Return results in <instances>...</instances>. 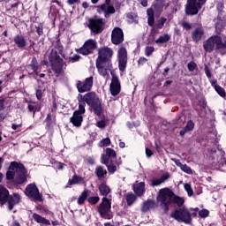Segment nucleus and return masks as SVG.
Wrapping results in <instances>:
<instances>
[{"instance_id": "nucleus-1", "label": "nucleus", "mask_w": 226, "mask_h": 226, "mask_svg": "<svg viewBox=\"0 0 226 226\" xmlns=\"http://www.w3.org/2000/svg\"><path fill=\"white\" fill-rule=\"evenodd\" d=\"M157 200L161 202V206L163 209V213H169L170 209V204H177V206L181 208L185 204V199L176 195L174 191L169 188H163L159 191V196L157 197Z\"/></svg>"}, {"instance_id": "nucleus-2", "label": "nucleus", "mask_w": 226, "mask_h": 226, "mask_svg": "<svg viewBox=\"0 0 226 226\" xmlns=\"http://www.w3.org/2000/svg\"><path fill=\"white\" fill-rule=\"evenodd\" d=\"M81 100L89 106V109L94 112V116L100 117L103 113V106L102 105V99L96 94V92H87L84 95L81 94Z\"/></svg>"}, {"instance_id": "nucleus-3", "label": "nucleus", "mask_w": 226, "mask_h": 226, "mask_svg": "<svg viewBox=\"0 0 226 226\" xmlns=\"http://www.w3.org/2000/svg\"><path fill=\"white\" fill-rule=\"evenodd\" d=\"M20 202V194L14 192L10 194L6 187L0 185V204H7L8 211H13L17 204Z\"/></svg>"}, {"instance_id": "nucleus-4", "label": "nucleus", "mask_w": 226, "mask_h": 226, "mask_svg": "<svg viewBox=\"0 0 226 226\" xmlns=\"http://www.w3.org/2000/svg\"><path fill=\"white\" fill-rule=\"evenodd\" d=\"M10 170H15L16 175L14 177L13 184L15 186L24 185L27 182V170L22 162L13 161L10 163Z\"/></svg>"}, {"instance_id": "nucleus-5", "label": "nucleus", "mask_w": 226, "mask_h": 226, "mask_svg": "<svg viewBox=\"0 0 226 226\" xmlns=\"http://www.w3.org/2000/svg\"><path fill=\"white\" fill-rule=\"evenodd\" d=\"M203 49L208 54H211L215 49L217 51L225 50L226 41H223L220 35H213L203 43Z\"/></svg>"}, {"instance_id": "nucleus-6", "label": "nucleus", "mask_w": 226, "mask_h": 226, "mask_svg": "<svg viewBox=\"0 0 226 226\" xmlns=\"http://www.w3.org/2000/svg\"><path fill=\"white\" fill-rule=\"evenodd\" d=\"M49 62L51 64V70L55 73L56 77H59L63 72L64 66V60L61 58V56H59V53H57V50L51 49L50 53L48 56Z\"/></svg>"}, {"instance_id": "nucleus-7", "label": "nucleus", "mask_w": 226, "mask_h": 226, "mask_svg": "<svg viewBox=\"0 0 226 226\" xmlns=\"http://www.w3.org/2000/svg\"><path fill=\"white\" fill-rule=\"evenodd\" d=\"M170 217L180 223H185V225H190L193 221L190 209L186 207L175 209L171 212Z\"/></svg>"}, {"instance_id": "nucleus-8", "label": "nucleus", "mask_w": 226, "mask_h": 226, "mask_svg": "<svg viewBox=\"0 0 226 226\" xmlns=\"http://www.w3.org/2000/svg\"><path fill=\"white\" fill-rule=\"evenodd\" d=\"M110 209H112V200L103 197L102 202L97 207V211L101 218H103V220H112L114 215Z\"/></svg>"}, {"instance_id": "nucleus-9", "label": "nucleus", "mask_w": 226, "mask_h": 226, "mask_svg": "<svg viewBox=\"0 0 226 226\" xmlns=\"http://www.w3.org/2000/svg\"><path fill=\"white\" fill-rule=\"evenodd\" d=\"M112 57H114V49L109 46L97 49V58L95 62L104 63L109 66H112Z\"/></svg>"}, {"instance_id": "nucleus-10", "label": "nucleus", "mask_w": 226, "mask_h": 226, "mask_svg": "<svg viewBox=\"0 0 226 226\" xmlns=\"http://www.w3.org/2000/svg\"><path fill=\"white\" fill-rule=\"evenodd\" d=\"M105 24H107V21L103 18H91L88 19V28L94 34L103 33Z\"/></svg>"}, {"instance_id": "nucleus-11", "label": "nucleus", "mask_w": 226, "mask_h": 226, "mask_svg": "<svg viewBox=\"0 0 226 226\" xmlns=\"http://www.w3.org/2000/svg\"><path fill=\"white\" fill-rule=\"evenodd\" d=\"M25 195L29 199H33L35 202H43V195L40 193V189H38L34 183L26 185Z\"/></svg>"}, {"instance_id": "nucleus-12", "label": "nucleus", "mask_w": 226, "mask_h": 226, "mask_svg": "<svg viewBox=\"0 0 226 226\" xmlns=\"http://www.w3.org/2000/svg\"><path fill=\"white\" fill-rule=\"evenodd\" d=\"M96 47H98V42L94 39H88L84 42L81 48L76 49V52L81 54V56H89V54H94V50H96Z\"/></svg>"}, {"instance_id": "nucleus-13", "label": "nucleus", "mask_w": 226, "mask_h": 226, "mask_svg": "<svg viewBox=\"0 0 226 226\" xmlns=\"http://www.w3.org/2000/svg\"><path fill=\"white\" fill-rule=\"evenodd\" d=\"M94 78L93 76H90L87 79H85L84 81L78 80L76 83V87L78 89V92L81 93H89L93 89V84H94Z\"/></svg>"}, {"instance_id": "nucleus-14", "label": "nucleus", "mask_w": 226, "mask_h": 226, "mask_svg": "<svg viewBox=\"0 0 226 226\" xmlns=\"http://www.w3.org/2000/svg\"><path fill=\"white\" fill-rule=\"evenodd\" d=\"M110 3H112V0H105L104 4L97 6L98 13H104L105 19H109L110 15L116 13V8Z\"/></svg>"}, {"instance_id": "nucleus-15", "label": "nucleus", "mask_w": 226, "mask_h": 226, "mask_svg": "<svg viewBox=\"0 0 226 226\" xmlns=\"http://www.w3.org/2000/svg\"><path fill=\"white\" fill-rule=\"evenodd\" d=\"M127 64H128V51H126V48L121 47L118 49V69L121 72H124V70H126Z\"/></svg>"}, {"instance_id": "nucleus-16", "label": "nucleus", "mask_w": 226, "mask_h": 226, "mask_svg": "<svg viewBox=\"0 0 226 226\" xmlns=\"http://www.w3.org/2000/svg\"><path fill=\"white\" fill-rule=\"evenodd\" d=\"M124 41V33L119 26H116L111 32V43L113 45H121Z\"/></svg>"}, {"instance_id": "nucleus-17", "label": "nucleus", "mask_w": 226, "mask_h": 226, "mask_svg": "<svg viewBox=\"0 0 226 226\" xmlns=\"http://www.w3.org/2000/svg\"><path fill=\"white\" fill-rule=\"evenodd\" d=\"M200 10H202V7H199L197 0H187L185 15L193 17V15L199 14Z\"/></svg>"}, {"instance_id": "nucleus-18", "label": "nucleus", "mask_w": 226, "mask_h": 226, "mask_svg": "<svg viewBox=\"0 0 226 226\" xmlns=\"http://www.w3.org/2000/svg\"><path fill=\"white\" fill-rule=\"evenodd\" d=\"M109 91L111 96H117V94L121 93V82L119 81V78L116 75L112 76Z\"/></svg>"}, {"instance_id": "nucleus-19", "label": "nucleus", "mask_w": 226, "mask_h": 226, "mask_svg": "<svg viewBox=\"0 0 226 226\" xmlns=\"http://www.w3.org/2000/svg\"><path fill=\"white\" fill-rule=\"evenodd\" d=\"M95 66L99 75H102V77H107V75H109V70H112V64L109 65V64L102 62H95Z\"/></svg>"}, {"instance_id": "nucleus-20", "label": "nucleus", "mask_w": 226, "mask_h": 226, "mask_svg": "<svg viewBox=\"0 0 226 226\" xmlns=\"http://www.w3.org/2000/svg\"><path fill=\"white\" fill-rule=\"evenodd\" d=\"M150 8H153L156 17H160L163 13V8H165V0H154Z\"/></svg>"}, {"instance_id": "nucleus-21", "label": "nucleus", "mask_w": 226, "mask_h": 226, "mask_svg": "<svg viewBox=\"0 0 226 226\" xmlns=\"http://www.w3.org/2000/svg\"><path fill=\"white\" fill-rule=\"evenodd\" d=\"M13 41L18 49L19 50H26V48L27 47V41L26 40V37L22 34H17L13 38Z\"/></svg>"}, {"instance_id": "nucleus-22", "label": "nucleus", "mask_w": 226, "mask_h": 226, "mask_svg": "<svg viewBox=\"0 0 226 226\" xmlns=\"http://www.w3.org/2000/svg\"><path fill=\"white\" fill-rule=\"evenodd\" d=\"M204 34H205V32H204V28L203 27L195 28L191 33V36H192V41H194V43H199V41L203 40Z\"/></svg>"}, {"instance_id": "nucleus-23", "label": "nucleus", "mask_w": 226, "mask_h": 226, "mask_svg": "<svg viewBox=\"0 0 226 226\" xmlns=\"http://www.w3.org/2000/svg\"><path fill=\"white\" fill-rule=\"evenodd\" d=\"M26 70L27 72H32L30 75H33V73L38 75V70H40V64L38 63V59H36V56L32 57L31 63L26 65Z\"/></svg>"}, {"instance_id": "nucleus-24", "label": "nucleus", "mask_w": 226, "mask_h": 226, "mask_svg": "<svg viewBox=\"0 0 226 226\" xmlns=\"http://www.w3.org/2000/svg\"><path fill=\"white\" fill-rule=\"evenodd\" d=\"M133 192L138 197H142L146 193V183L136 181L133 185Z\"/></svg>"}, {"instance_id": "nucleus-25", "label": "nucleus", "mask_w": 226, "mask_h": 226, "mask_svg": "<svg viewBox=\"0 0 226 226\" xmlns=\"http://www.w3.org/2000/svg\"><path fill=\"white\" fill-rule=\"evenodd\" d=\"M84 121V117L78 113L73 112L72 117L70 118V123L73 124L76 128H80L82 126V123Z\"/></svg>"}, {"instance_id": "nucleus-26", "label": "nucleus", "mask_w": 226, "mask_h": 226, "mask_svg": "<svg viewBox=\"0 0 226 226\" xmlns=\"http://www.w3.org/2000/svg\"><path fill=\"white\" fill-rule=\"evenodd\" d=\"M77 100H78L79 109L75 110L74 113L79 114L80 116H82V114H86V101L82 99V94H78Z\"/></svg>"}, {"instance_id": "nucleus-27", "label": "nucleus", "mask_w": 226, "mask_h": 226, "mask_svg": "<svg viewBox=\"0 0 226 226\" xmlns=\"http://www.w3.org/2000/svg\"><path fill=\"white\" fill-rule=\"evenodd\" d=\"M193 128H195L193 120L187 121L186 125L179 132L180 137H185L188 132H193Z\"/></svg>"}, {"instance_id": "nucleus-28", "label": "nucleus", "mask_w": 226, "mask_h": 226, "mask_svg": "<svg viewBox=\"0 0 226 226\" xmlns=\"http://www.w3.org/2000/svg\"><path fill=\"white\" fill-rule=\"evenodd\" d=\"M32 218L34 222H36V223H41V225H50V221L39 214L34 213Z\"/></svg>"}, {"instance_id": "nucleus-29", "label": "nucleus", "mask_w": 226, "mask_h": 226, "mask_svg": "<svg viewBox=\"0 0 226 226\" xmlns=\"http://www.w3.org/2000/svg\"><path fill=\"white\" fill-rule=\"evenodd\" d=\"M98 188H99V193L102 197H107L109 193H110L111 192L110 187L107 185L106 182H102Z\"/></svg>"}, {"instance_id": "nucleus-30", "label": "nucleus", "mask_w": 226, "mask_h": 226, "mask_svg": "<svg viewBox=\"0 0 226 226\" xmlns=\"http://www.w3.org/2000/svg\"><path fill=\"white\" fill-rule=\"evenodd\" d=\"M154 206H156V202L153 200H147L145 202H143V205L141 207L142 213H147L149 209L154 208Z\"/></svg>"}, {"instance_id": "nucleus-31", "label": "nucleus", "mask_w": 226, "mask_h": 226, "mask_svg": "<svg viewBox=\"0 0 226 226\" xmlns=\"http://www.w3.org/2000/svg\"><path fill=\"white\" fill-rule=\"evenodd\" d=\"M27 103H28L27 105L28 112H32L33 116H34L36 112H40L41 110V106H37L36 102L33 101H28Z\"/></svg>"}, {"instance_id": "nucleus-32", "label": "nucleus", "mask_w": 226, "mask_h": 226, "mask_svg": "<svg viewBox=\"0 0 226 226\" xmlns=\"http://www.w3.org/2000/svg\"><path fill=\"white\" fill-rule=\"evenodd\" d=\"M90 193V191L87 189H85L81 194L79 196L78 200H77V204L79 206H84V204H86V200H87V197Z\"/></svg>"}, {"instance_id": "nucleus-33", "label": "nucleus", "mask_w": 226, "mask_h": 226, "mask_svg": "<svg viewBox=\"0 0 226 226\" xmlns=\"http://www.w3.org/2000/svg\"><path fill=\"white\" fill-rule=\"evenodd\" d=\"M147 24L150 27H153L154 26V10L153 8H148L147 10Z\"/></svg>"}, {"instance_id": "nucleus-34", "label": "nucleus", "mask_w": 226, "mask_h": 226, "mask_svg": "<svg viewBox=\"0 0 226 226\" xmlns=\"http://www.w3.org/2000/svg\"><path fill=\"white\" fill-rule=\"evenodd\" d=\"M82 181H84V177L75 174L72 176V179H69L68 185L69 186H73V185H79L82 183Z\"/></svg>"}, {"instance_id": "nucleus-35", "label": "nucleus", "mask_w": 226, "mask_h": 226, "mask_svg": "<svg viewBox=\"0 0 226 226\" xmlns=\"http://www.w3.org/2000/svg\"><path fill=\"white\" fill-rule=\"evenodd\" d=\"M125 200L127 202V206H133L135 200H137V195L133 194V192H128L125 194Z\"/></svg>"}, {"instance_id": "nucleus-36", "label": "nucleus", "mask_w": 226, "mask_h": 226, "mask_svg": "<svg viewBox=\"0 0 226 226\" xmlns=\"http://www.w3.org/2000/svg\"><path fill=\"white\" fill-rule=\"evenodd\" d=\"M95 175L98 179H103V177H105L107 175V170H104L103 166H97L95 168Z\"/></svg>"}, {"instance_id": "nucleus-37", "label": "nucleus", "mask_w": 226, "mask_h": 226, "mask_svg": "<svg viewBox=\"0 0 226 226\" xmlns=\"http://www.w3.org/2000/svg\"><path fill=\"white\" fill-rule=\"evenodd\" d=\"M169 41H170V35H169V34H164L155 40L156 45H163V43H167Z\"/></svg>"}, {"instance_id": "nucleus-38", "label": "nucleus", "mask_w": 226, "mask_h": 226, "mask_svg": "<svg viewBox=\"0 0 226 226\" xmlns=\"http://www.w3.org/2000/svg\"><path fill=\"white\" fill-rule=\"evenodd\" d=\"M35 210L38 211V213H40L41 215H49V207H47V206H43V205L36 206Z\"/></svg>"}, {"instance_id": "nucleus-39", "label": "nucleus", "mask_w": 226, "mask_h": 226, "mask_svg": "<svg viewBox=\"0 0 226 226\" xmlns=\"http://www.w3.org/2000/svg\"><path fill=\"white\" fill-rule=\"evenodd\" d=\"M16 173L17 172L15 171V170H11L10 166H9L8 170L6 172V179H7V181H12V183H13V181L15 179Z\"/></svg>"}, {"instance_id": "nucleus-40", "label": "nucleus", "mask_w": 226, "mask_h": 226, "mask_svg": "<svg viewBox=\"0 0 226 226\" xmlns=\"http://www.w3.org/2000/svg\"><path fill=\"white\" fill-rule=\"evenodd\" d=\"M105 154L110 159L112 160V158H117V154L116 153V150H114L113 148L110 147H107L106 148V153Z\"/></svg>"}, {"instance_id": "nucleus-41", "label": "nucleus", "mask_w": 226, "mask_h": 226, "mask_svg": "<svg viewBox=\"0 0 226 226\" xmlns=\"http://www.w3.org/2000/svg\"><path fill=\"white\" fill-rule=\"evenodd\" d=\"M87 202L91 206H96V204H98V202H100V198L98 196H91V197L87 198Z\"/></svg>"}, {"instance_id": "nucleus-42", "label": "nucleus", "mask_w": 226, "mask_h": 226, "mask_svg": "<svg viewBox=\"0 0 226 226\" xmlns=\"http://www.w3.org/2000/svg\"><path fill=\"white\" fill-rule=\"evenodd\" d=\"M166 22H167V18L162 17L155 25L156 29H163V26H165Z\"/></svg>"}, {"instance_id": "nucleus-43", "label": "nucleus", "mask_w": 226, "mask_h": 226, "mask_svg": "<svg viewBox=\"0 0 226 226\" xmlns=\"http://www.w3.org/2000/svg\"><path fill=\"white\" fill-rule=\"evenodd\" d=\"M198 105L200 108L201 112L206 110V107H207V102L205 98H201L198 101Z\"/></svg>"}, {"instance_id": "nucleus-44", "label": "nucleus", "mask_w": 226, "mask_h": 226, "mask_svg": "<svg viewBox=\"0 0 226 226\" xmlns=\"http://www.w3.org/2000/svg\"><path fill=\"white\" fill-rule=\"evenodd\" d=\"M107 169H108V172H109V174H114V172H116L117 170V166H116L114 163H112V162H110L109 164L106 165Z\"/></svg>"}, {"instance_id": "nucleus-45", "label": "nucleus", "mask_w": 226, "mask_h": 226, "mask_svg": "<svg viewBox=\"0 0 226 226\" xmlns=\"http://www.w3.org/2000/svg\"><path fill=\"white\" fill-rule=\"evenodd\" d=\"M215 91L219 94V96H221L222 98H225L226 93L223 87H222L221 86L215 87Z\"/></svg>"}, {"instance_id": "nucleus-46", "label": "nucleus", "mask_w": 226, "mask_h": 226, "mask_svg": "<svg viewBox=\"0 0 226 226\" xmlns=\"http://www.w3.org/2000/svg\"><path fill=\"white\" fill-rule=\"evenodd\" d=\"M101 163H102V165H109V163H110V159L108 157V155L106 154H102V157H101Z\"/></svg>"}, {"instance_id": "nucleus-47", "label": "nucleus", "mask_w": 226, "mask_h": 226, "mask_svg": "<svg viewBox=\"0 0 226 226\" xmlns=\"http://www.w3.org/2000/svg\"><path fill=\"white\" fill-rule=\"evenodd\" d=\"M187 70L189 72H195L197 70V64L194 61H191L187 64Z\"/></svg>"}, {"instance_id": "nucleus-48", "label": "nucleus", "mask_w": 226, "mask_h": 226, "mask_svg": "<svg viewBox=\"0 0 226 226\" xmlns=\"http://www.w3.org/2000/svg\"><path fill=\"white\" fill-rule=\"evenodd\" d=\"M184 188L187 194L189 195V197H192L193 195V189H192V185L185 184Z\"/></svg>"}, {"instance_id": "nucleus-49", "label": "nucleus", "mask_w": 226, "mask_h": 226, "mask_svg": "<svg viewBox=\"0 0 226 226\" xmlns=\"http://www.w3.org/2000/svg\"><path fill=\"white\" fill-rule=\"evenodd\" d=\"M153 52H154V47L153 46H147L145 49V55L149 57L153 55Z\"/></svg>"}, {"instance_id": "nucleus-50", "label": "nucleus", "mask_w": 226, "mask_h": 226, "mask_svg": "<svg viewBox=\"0 0 226 226\" xmlns=\"http://www.w3.org/2000/svg\"><path fill=\"white\" fill-rule=\"evenodd\" d=\"M199 216L200 218H207L209 216V210L203 208L200 211H199Z\"/></svg>"}, {"instance_id": "nucleus-51", "label": "nucleus", "mask_w": 226, "mask_h": 226, "mask_svg": "<svg viewBox=\"0 0 226 226\" xmlns=\"http://www.w3.org/2000/svg\"><path fill=\"white\" fill-rule=\"evenodd\" d=\"M47 128H50L52 126V114L49 113L45 119Z\"/></svg>"}, {"instance_id": "nucleus-52", "label": "nucleus", "mask_w": 226, "mask_h": 226, "mask_svg": "<svg viewBox=\"0 0 226 226\" xmlns=\"http://www.w3.org/2000/svg\"><path fill=\"white\" fill-rule=\"evenodd\" d=\"M107 146H110V138H104L100 141L101 147H105Z\"/></svg>"}, {"instance_id": "nucleus-53", "label": "nucleus", "mask_w": 226, "mask_h": 226, "mask_svg": "<svg viewBox=\"0 0 226 226\" xmlns=\"http://www.w3.org/2000/svg\"><path fill=\"white\" fill-rule=\"evenodd\" d=\"M43 93H45V89L41 90V88H37L35 91V96L37 98V100H41V98H43Z\"/></svg>"}, {"instance_id": "nucleus-54", "label": "nucleus", "mask_w": 226, "mask_h": 226, "mask_svg": "<svg viewBox=\"0 0 226 226\" xmlns=\"http://www.w3.org/2000/svg\"><path fill=\"white\" fill-rule=\"evenodd\" d=\"M183 172H185V174H193V171L192 170V168L188 166L187 164H183L182 168H180Z\"/></svg>"}, {"instance_id": "nucleus-55", "label": "nucleus", "mask_w": 226, "mask_h": 226, "mask_svg": "<svg viewBox=\"0 0 226 226\" xmlns=\"http://www.w3.org/2000/svg\"><path fill=\"white\" fill-rule=\"evenodd\" d=\"M6 98L0 96V112H3L6 109Z\"/></svg>"}, {"instance_id": "nucleus-56", "label": "nucleus", "mask_w": 226, "mask_h": 226, "mask_svg": "<svg viewBox=\"0 0 226 226\" xmlns=\"http://www.w3.org/2000/svg\"><path fill=\"white\" fill-rule=\"evenodd\" d=\"M35 29L38 36H43V24H39V26H35Z\"/></svg>"}, {"instance_id": "nucleus-57", "label": "nucleus", "mask_w": 226, "mask_h": 226, "mask_svg": "<svg viewBox=\"0 0 226 226\" xmlns=\"http://www.w3.org/2000/svg\"><path fill=\"white\" fill-rule=\"evenodd\" d=\"M67 59L69 63H77L80 60V56L79 55H74L73 56H69Z\"/></svg>"}, {"instance_id": "nucleus-58", "label": "nucleus", "mask_w": 226, "mask_h": 226, "mask_svg": "<svg viewBox=\"0 0 226 226\" xmlns=\"http://www.w3.org/2000/svg\"><path fill=\"white\" fill-rule=\"evenodd\" d=\"M126 19H128L129 20H132V22H133V20H135V19H137V13L128 12L126 14Z\"/></svg>"}, {"instance_id": "nucleus-59", "label": "nucleus", "mask_w": 226, "mask_h": 226, "mask_svg": "<svg viewBox=\"0 0 226 226\" xmlns=\"http://www.w3.org/2000/svg\"><path fill=\"white\" fill-rule=\"evenodd\" d=\"M181 26L185 31H190L192 29V24L188 23L187 21H183Z\"/></svg>"}, {"instance_id": "nucleus-60", "label": "nucleus", "mask_w": 226, "mask_h": 226, "mask_svg": "<svg viewBox=\"0 0 226 226\" xmlns=\"http://www.w3.org/2000/svg\"><path fill=\"white\" fill-rule=\"evenodd\" d=\"M189 211H190L191 216H192V218H197V213H199V207L189 208Z\"/></svg>"}, {"instance_id": "nucleus-61", "label": "nucleus", "mask_w": 226, "mask_h": 226, "mask_svg": "<svg viewBox=\"0 0 226 226\" xmlns=\"http://www.w3.org/2000/svg\"><path fill=\"white\" fill-rule=\"evenodd\" d=\"M169 177H170V175L169 174V172H166L162 174L159 179L161 180V183H165L167 179H169Z\"/></svg>"}, {"instance_id": "nucleus-62", "label": "nucleus", "mask_w": 226, "mask_h": 226, "mask_svg": "<svg viewBox=\"0 0 226 226\" xmlns=\"http://www.w3.org/2000/svg\"><path fill=\"white\" fill-rule=\"evenodd\" d=\"M105 126H107V122H105V120L97 121L96 123L97 128H105Z\"/></svg>"}, {"instance_id": "nucleus-63", "label": "nucleus", "mask_w": 226, "mask_h": 226, "mask_svg": "<svg viewBox=\"0 0 226 226\" xmlns=\"http://www.w3.org/2000/svg\"><path fill=\"white\" fill-rule=\"evenodd\" d=\"M160 185H162L160 178H154L151 182V186H160Z\"/></svg>"}, {"instance_id": "nucleus-64", "label": "nucleus", "mask_w": 226, "mask_h": 226, "mask_svg": "<svg viewBox=\"0 0 226 226\" xmlns=\"http://www.w3.org/2000/svg\"><path fill=\"white\" fill-rule=\"evenodd\" d=\"M147 61V58L140 56L138 60V66H144V64Z\"/></svg>"}]
</instances>
